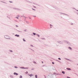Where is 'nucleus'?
<instances>
[{
  "label": "nucleus",
  "instance_id": "f257e3e1",
  "mask_svg": "<svg viewBox=\"0 0 78 78\" xmlns=\"http://www.w3.org/2000/svg\"><path fill=\"white\" fill-rule=\"evenodd\" d=\"M63 41H64V42L66 43V44H67L69 45H71V44L68 41L64 40Z\"/></svg>",
  "mask_w": 78,
  "mask_h": 78
},
{
  "label": "nucleus",
  "instance_id": "f03ea898",
  "mask_svg": "<svg viewBox=\"0 0 78 78\" xmlns=\"http://www.w3.org/2000/svg\"><path fill=\"white\" fill-rule=\"evenodd\" d=\"M51 6L52 7H53V8H55L56 9H59V8L56 6H54L53 5H52Z\"/></svg>",
  "mask_w": 78,
  "mask_h": 78
},
{
  "label": "nucleus",
  "instance_id": "7ed1b4c3",
  "mask_svg": "<svg viewBox=\"0 0 78 78\" xmlns=\"http://www.w3.org/2000/svg\"><path fill=\"white\" fill-rule=\"evenodd\" d=\"M13 9H15V10H17V11H20L21 10V9H20L19 8H13Z\"/></svg>",
  "mask_w": 78,
  "mask_h": 78
},
{
  "label": "nucleus",
  "instance_id": "20e7f679",
  "mask_svg": "<svg viewBox=\"0 0 78 78\" xmlns=\"http://www.w3.org/2000/svg\"><path fill=\"white\" fill-rule=\"evenodd\" d=\"M57 42L58 43H59V44H63V42H62V41H57Z\"/></svg>",
  "mask_w": 78,
  "mask_h": 78
},
{
  "label": "nucleus",
  "instance_id": "39448f33",
  "mask_svg": "<svg viewBox=\"0 0 78 78\" xmlns=\"http://www.w3.org/2000/svg\"><path fill=\"white\" fill-rule=\"evenodd\" d=\"M28 75L29 76H30V77H32V76H34V75H33V74H29Z\"/></svg>",
  "mask_w": 78,
  "mask_h": 78
},
{
  "label": "nucleus",
  "instance_id": "423d86ee",
  "mask_svg": "<svg viewBox=\"0 0 78 78\" xmlns=\"http://www.w3.org/2000/svg\"><path fill=\"white\" fill-rule=\"evenodd\" d=\"M13 74L14 75H16V76H17L19 75V74H18V73H17L16 72H14V73H13Z\"/></svg>",
  "mask_w": 78,
  "mask_h": 78
},
{
  "label": "nucleus",
  "instance_id": "0eeeda50",
  "mask_svg": "<svg viewBox=\"0 0 78 78\" xmlns=\"http://www.w3.org/2000/svg\"><path fill=\"white\" fill-rule=\"evenodd\" d=\"M15 36H16V37H19V36H20V35H18L17 34H15Z\"/></svg>",
  "mask_w": 78,
  "mask_h": 78
},
{
  "label": "nucleus",
  "instance_id": "6e6552de",
  "mask_svg": "<svg viewBox=\"0 0 78 78\" xmlns=\"http://www.w3.org/2000/svg\"><path fill=\"white\" fill-rule=\"evenodd\" d=\"M66 69L67 70H71V69L69 68H67Z\"/></svg>",
  "mask_w": 78,
  "mask_h": 78
},
{
  "label": "nucleus",
  "instance_id": "1a4fd4ad",
  "mask_svg": "<svg viewBox=\"0 0 78 78\" xmlns=\"http://www.w3.org/2000/svg\"><path fill=\"white\" fill-rule=\"evenodd\" d=\"M60 14H64L65 15H66V16H69V15L67 14H66L65 13H61V12H59Z\"/></svg>",
  "mask_w": 78,
  "mask_h": 78
},
{
  "label": "nucleus",
  "instance_id": "9d476101",
  "mask_svg": "<svg viewBox=\"0 0 78 78\" xmlns=\"http://www.w3.org/2000/svg\"><path fill=\"white\" fill-rule=\"evenodd\" d=\"M66 60H67V61H71V62H73L71 60H70L68 58H66Z\"/></svg>",
  "mask_w": 78,
  "mask_h": 78
},
{
  "label": "nucleus",
  "instance_id": "9b49d317",
  "mask_svg": "<svg viewBox=\"0 0 78 78\" xmlns=\"http://www.w3.org/2000/svg\"><path fill=\"white\" fill-rule=\"evenodd\" d=\"M68 48L69 49V50H72V48L70 47H68Z\"/></svg>",
  "mask_w": 78,
  "mask_h": 78
},
{
  "label": "nucleus",
  "instance_id": "f8f14e48",
  "mask_svg": "<svg viewBox=\"0 0 78 78\" xmlns=\"http://www.w3.org/2000/svg\"><path fill=\"white\" fill-rule=\"evenodd\" d=\"M15 30L16 31H18V32H20V33H22V31H20L19 30H17V29H15Z\"/></svg>",
  "mask_w": 78,
  "mask_h": 78
},
{
  "label": "nucleus",
  "instance_id": "ddd939ff",
  "mask_svg": "<svg viewBox=\"0 0 78 78\" xmlns=\"http://www.w3.org/2000/svg\"><path fill=\"white\" fill-rule=\"evenodd\" d=\"M33 34V35H34V36H36V33H34V32H33V33H32Z\"/></svg>",
  "mask_w": 78,
  "mask_h": 78
},
{
  "label": "nucleus",
  "instance_id": "4468645a",
  "mask_svg": "<svg viewBox=\"0 0 78 78\" xmlns=\"http://www.w3.org/2000/svg\"><path fill=\"white\" fill-rule=\"evenodd\" d=\"M4 37H5V39H8V38H7V36H6V35H5V36H4Z\"/></svg>",
  "mask_w": 78,
  "mask_h": 78
},
{
  "label": "nucleus",
  "instance_id": "2eb2a0df",
  "mask_svg": "<svg viewBox=\"0 0 78 78\" xmlns=\"http://www.w3.org/2000/svg\"><path fill=\"white\" fill-rule=\"evenodd\" d=\"M10 78H14V77H13V76L11 75L10 76Z\"/></svg>",
  "mask_w": 78,
  "mask_h": 78
},
{
  "label": "nucleus",
  "instance_id": "dca6fc26",
  "mask_svg": "<svg viewBox=\"0 0 78 78\" xmlns=\"http://www.w3.org/2000/svg\"><path fill=\"white\" fill-rule=\"evenodd\" d=\"M36 36H37L38 37H40V35L37 34H36Z\"/></svg>",
  "mask_w": 78,
  "mask_h": 78
},
{
  "label": "nucleus",
  "instance_id": "f3484780",
  "mask_svg": "<svg viewBox=\"0 0 78 78\" xmlns=\"http://www.w3.org/2000/svg\"><path fill=\"white\" fill-rule=\"evenodd\" d=\"M42 40H45V39L44 38H41Z\"/></svg>",
  "mask_w": 78,
  "mask_h": 78
},
{
  "label": "nucleus",
  "instance_id": "a211bd4d",
  "mask_svg": "<svg viewBox=\"0 0 78 78\" xmlns=\"http://www.w3.org/2000/svg\"><path fill=\"white\" fill-rule=\"evenodd\" d=\"M20 69H24L25 67H20Z\"/></svg>",
  "mask_w": 78,
  "mask_h": 78
},
{
  "label": "nucleus",
  "instance_id": "6ab92c4d",
  "mask_svg": "<svg viewBox=\"0 0 78 78\" xmlns=\"http://www.w3.org/2000/svg\"><path fill=\"white\" fill-rule=\"evenodd\" d=\"M23 40L24 42H26V40L25 39V38H23Z\"/></svg>",
  "mask_w": 78,
  "mask_h": 78
},
{
  "label": "nucleus",
  "instance_id": "aec40b11",
  "mask_svg": "<svg viewBox=\"0 0 78 78\" xmlns=\"http://www.w3.org/2000/svg\"><path fill=\"white\" fill-rule=\"evenodd\" d=\"M62 73L63 74H65V72H64V71H62Z\"/></svg>",
  "mask_w": 78,
  "mask_h": 78
},
{
  "label": "nucleus",
  "instance_id": "412c9836",
  "mask_svg": "<svg viewBox=\"0 0 78 78\" xmlns=\"http://www.w3.org/2000/svg\"><path fill=\"white\" fill-rule=\"evenodd\" d=\"M35 78H37V75H35Z\"/></svg>",
  "mask_w": 78,
  "mask_h": 78
},
{
  "label": "nucleus",
  "instance_id": "4be33fe9",
  "mask_svg": "<svg viewBox=\"0 0 78 78\" xmlns=\"http://www.w3.org/2000/svg\"><path fill=\"white\" fill-rule=\"evenodd\" d=\"M33 63H34V64H37V63H36V62H35L34 61H33Z\"/></svg>",
  "mask_w": 78,
  "mask_h": 78
},
{
  "label": "nucleus",
  "instance_id": "5701e85b",
  "mask_svg": "<svg viewBox=\"0 0 78 78\" xmlns=\"http://www.w3.org/2000/svg\"><path fill=\"white\" fill-rule=\"evenodd\" d=\"M21 17H24V18H25V19L27 18V17H26L25 16H21Z\"/></svg>",
  "mask_w": 78,
  "mask_h": 78
},
{
  "label": "nucleus",
  "instance_id": "b1692460",
  "mask_svg": "<svg viewBox=\"0 0 78 78\" xmlns=\"http://www.w3.org/2000/svg\"><path fill=\"white\" fill-rule=\"evenodd\" d=\"M52 69H53V70H55L56 69H55V67H53L52 68Z\"/></svg>",
  "mask_w": 78,
  "mask_h": 78
},
{
  "label": "nucleus",
  "instance_id": "393cba45",
  "mask_svg": "<svg viewBox=\"0 0 78 78\" xmlns=\"http://www.w3.org/2000/svg\"><path fill=\"white\" fill-rule=\"evenodd\" d=\"M73 9H75V10H76V11H78V10L76 9H75V8H73Z\"/></svg>",
  "mask_w": 78,
  "mask_h": 78
},
{
  "label": "nucleus",
  "instance_id": "a878e982",
  "mask_svg": "<svg viewBox=\"0 0 78 78\" xmlns=\"http://www.w3.org/2000/svg\"><path fill=\"white\" fill-rule=\"evenodd\" d=\"M14 68H15L16 69H17V68H18V67L16 66H15Z\"/></svg>",
  "mask_w": 78,
  "mask_h": 78
},
{
  "label": "nucleus",
  "instance_id": "bb28decb",
  "mask_svg": "<svg viewBox=\"0 0 78 78\" xmlns=\"http://www.w3.org/2000/svg\"><path fill=\"white\" fill-rule=\"evenodd\" d=\"M56 75H61V74H58V73H56Z\"/></svg>",
  "mask_w": 78,
  "mask_h": 78
},
{
  "label": "nucleus",
  "instance_id": "cd10ccee",
  "mask_svg": "<svg viewBox=\"0 0 78 78\" xmlns=\"http://www.w3.org/2000/svg\"><path fill=\"white\" fill-rule=\"evenodd\" d=\"M9 51H10V52H11V53H12L13 52L11 50H9Z\"/></svg>",
  "mask_w": 78,
  "mask_h": 78
},
{
  "label": "nucleus",
  "instance_id": "c85d7f7f",
  "mask_svg": "<svg viewBox=\"0 0 78 78\" xmlns=\"http://www.w3.org/2000/svg\"><path fill=\"white\" fill-rule=\"evenodd\" d=\"M20 78H22V76H21V75H20Z\"/></svg>",
  "mask_w": 78,
  "mask_h": 78
},
{
  "label": "nucleus",
  "instance_id": "c756f323",
  "mask_svg": "<svg viewBox=\"0 0 78 78\" xmlns=\"http://www.w3.org/2000/svg\"><path fill=\"white\" fill-rule=\"evenodd\" d=\"M9 2L10 3H13V2H12V1H9Z\"/></svg>",
  "mask_w": 78,
  "mask_h": 78
},
{
  "label": "nucleus",
  "instance_id": "7c9ffc66",
  "mask_svg": "<svg viewBox=\"0 0 78 78\" xmlns=\"http://www.w3.org/2000/svg\"><path fill=\"white\" fill-rule=\"evenodd\" d=\"M28 73V71H26V72L25 73H26V74H27V73Z\"/></svg>",
  "mask_w": 78,
  "mask_h": 78
},
{
  "label": "nucleus",
  "instance_id": "2f4dec72",
  "mask_svg": "<svg viewBox=\"0 0 78 78\" xmlns=\"http://www.w3.org/2000/svg\"><path fill=\"white\" fill-rule=\"evenodd\" d=\"M24 31H25V32L27 31V29H25L24 30Z\"/></svg>",
  "mask_w": 78,
  "mask_h": 78
},
{
  "label": "nucleus",
  "instance_id": "473e14b6",
  "mask_svg": "<svg viewBox=\"0 0 78 78\" xmlns=\"http://www.w3.org/2000/svg\"><path fill=\"white\" fill-rule=\"evenodd\" d=\"M3 3H5V4H8V3H7L5 2H3Z\"/></svg>",
  "mask_w": 78,
  "mask_h": 78
},
{
  "label": "nucleus",
  "instance_id": "72a5a7b5",
  "mask_svg": "<svg viewBox=\"0 0 78 78\" xmlns=\"http://www.w3.org/2000/svg\"><path fill=\"white\" fill-rule=\"evenodd\" d=\"M28 69V67H26V68L24 67V69Z\"/></svg>",
  "mask_w": 78,
  "mask_h": 78
},
{
  "label": "nucleus",
  "instance_id": "f704fd0d",
  "mask_svg": "<svg viewBox=\"0 0 78 78\" xmlns=\"http://www.w3.org/2000/svg\"><path fill=\"white\" fill-rule=\"evenodd\" d=\"M30 49L31 50H32V51H34L32 49L30 48Z\"/></svg>",
  "mask_w": 78,
  "mask_h": 78
},
{
  "label": "nucleus",
  "instance_id": "c9c22d12",
  "mask_svg": "<svg viewBox=\"0 0 78 78\" xmlns=\"http://www.w3.org/2000/svg\"><path fill=\"white\" fill-rule=\"evenodd\" d=\"M32 9L34 11H36V9H34L33 8H32Z\"/></svg>",
  "mask_w": 78,
  "mask_h": 78
},
{
  "label": "nucleus",
  "instance_id": "e433bc0d",
  "mask_svg": "<svg viewBox=\"0 0 78 78\" xmlns=\"http://www.w3.org/2000/svg\"><path fill=\"white\" fill-rule=\"evenodd\" d=\"M58 59H59V60H61V59L60 58H58Z\"/></svg>",
  "mask_w": 78,
  "mask_h": 78
},
{
  "label": "nucleus",
  "instance_id": "4c0bfd02",
  "mask_svg": "<svg viewBox=\"0 0 78 78\" xmlns=\"http://www.w3.org/2000/svg\"><path fill=\"white\" fill-rule=\"evenodd\" d=\"M7 18H9V19H10V17H9L8 16H7Z\"/></svg>",
  "mask_w": 78,
  "mask_h": 78
},
{
  "label": "nucleus",
  "instance_id": "58836bf2",
  "mask_svg": "<svg viewBox=\"0 0 78 78\" xmlns=\"http://www.w3.org/2000/svg\"><path fill=\"white\" fill-rule=\"evenodd\" d=\"M28 3H32V2H29Z\"/></svg>",
  "mask_w": 78,
  "mask_h": 78
},
{
  "label": "nucleus",
  "instance_id": "ea45409f",
  "mask_svg": "<svg viewBox=\"0 0 78 78\" xmlns=\"http://www.w3.org/2000/svg\"><path fill=\"white\" fill-rule=\"evenodd\" d=\"M34 70V68H32L31 69V70Z\"/></svg>",
  "mask_w": 78,
  "mask_h": 78
},
{
  "label": "nucleus",
  "instance_id": "a19ab883",
  "mask_svg": "<svg viewBox=\"0 0 78 78\" xmlns=\"http://www.w3.org/2000/svg\"><path fill=\"white\" fill-rule=\"evenodd\" d=\"M30 45L31 47H34L33 45L32 44H30Z\"/></svg>",
  "mask_w": 78,
  "mask_h": 78
},
{
  "label": "nucleus",
  "instance_id": "79ce46f5",
  "mask_svg": "<svg viewBox=\"0 0 78 78\" xmlns=\"http://www.w3.org/2000/svg\"><path fill=\"white\" fill-rule=\"evenodd\" d=\"M66 78H70V77H69V76H67V77H66Z\"/></svg>",
  "mask_w": 78,
  "mask_h": 78
},
{
  "label": "nucleus",
  "instance_id": "37998d69",
  "mask_svg": "<svg viewBox=\"0 0 78 78\" xmlns=\"http://www.w3.org/2000/svg\"><path fill=\"white\" fill-rule=\"evenodd\" d=\"M53 74H54V75H56V73L55 72L54 73H53Z\"/></svg>",
  "mask_w": 78,
  "mask_h": 78
},
{
  "label": "nucleus",
  "instance_id": "c03bdc74",
  "mask_svg": "<svg viewBox=\"0 0 78 78\" xmlns=\"http://www.w3.org/2000/svg\"><path fill=\"white\" fill-rule=\"evenodd\" d=\"M17 16L18 17H20V16H19V15H18Z\"/></svg>",
  "mask_w": 78,
  "mask_h": 78
},
{
  "label": "nucleus",
  "instance_id": "a18cd8bd",
  "mask_svg": "<svg viewBox=\"0 0 78 78\" xmlns=\"http://www.w3.org/2000/svg\"><path fill=\"white\" fill-rule=\"evenodd\" d=\"M52 64H55V63L53 62H52Z\"/></svg>",
  "mask_w": 78,
  "mask_h": 78
},
{
  "label": "nucleus",
  "instance_id": "49530a36",
  "mask_svg": "<svg viewBox=\"0 0 78 78\" xmlns=\"http://www.w3.org/2000/svg\"><path fill=\"white\" fill-rule=\"evenodd\" d=\"M16 27H19V26H17V25H16Z\"/></svg>",
  "mask_w": 78,
  "mask_h": 78
},
{
  "label": "nucleus",
  "instance_id": "de8ad7c7",
  "mask_svg": "<svg viewBox=\"0 0 78 78\" xmlns=\"http://www.w3.org/2000/svg\"><path fill=\"white\" fill-rule=\"evenodd\" d=\"M50 27H51V26H52V25H51V24H50Z\"/></svg>",
  "mask_w": 78,
  "mask_h": 78
},
{
  "label": "nucleus",
  "instance_id": "09e8293b",
  "mask_svg": "<svg viewBox=\"0 0 78 78\" xmlns=\"http://www.w3.org/2000/svg\"><path fill=\"white\" fill-rule=\"evenodd\" d=\"M56 61H58V62H60V61H59V60H56Z\"/></svg>",
  "mask_w": 78,
  "mask_h": 78
},
{
  "label": "nucleus",
  "instance_id": "8fccbe9b",
  "mask_svg": "<svg viewBox=\"0 0 78 78\" xmlns=\"http://www.w3.org/2000/svg\"><path fill=\"white\" fill-rule=\"evenodd\" d=\"M33 17H36V16H33Z\"/></svg>",
  "mask_w": 78,
  "mask_h": 78
},
{
  "label": "nucleus",
  "instance_id": "3c124183",
  "mask_svg": "<svg viewBox=\"0 0 78 78\" xmlns=\"http://www.w3.org/2000/svg\"><path fill=\"white\" fill-rule=\"evenodd\" d=\"M33 7H34V8H36V7L34 6Z\"/></svg>",
  "mask_w": 78,
  "mask_h": 78
},
{
  "label": "nucleus",
  "instance_id": "603ef678",
  "mask_svg": "<svg viewBox=\"0 0 78 78\" xmlns=\"http://www.w3.org/2000/svg\"><path fill=\"white\" fill-rule=\"evenodd\" d=\"M16 19H19V18H18V17H16Z\"/></svg>",
  "mask_w": 78,
  "mask_h": 78
},
{
  "label": "nucleus",
  "instance_id": "864d4df0",
  "mask_svg": "<svg viewBox=\"0 0 78 78\" xmlns=\"http://www.w3.org/2000/svg\"><path fill=\"white\" fill-rule=\"evenodd\" d=\"M70 24L73 25V23H71Z\"/></svg>",
  "mask_w": 78,
  "mask_h": 78
},
{
  "label": "nucleus",
  "instance_id": "5fc2aeb1",
  "mask_svg": "<svg viewBox=\"0 0 78 78\" xmlns=\"http://www.w3.org/2000/svg\"><path fill=\"white\" fill-rule=\"evenodd\" d=\"M4 2L3 1H1V2H2V3H3Z\"/></svg>",
  "mask_w": 78,
  "mask_h": 78
},
{
  "label": "nucleus",
  "instance_id": "6e6d98bb",
  "mask_svg": "<svg viewBox=\"0 0 78 78\" xmlns=\"http://www.w3.org/2000/svg\"><path fill=\"white\" fill-rule=\"evenodd\" d=\"M42 62V63H44V62H43V61H42V62Z\"/></svg>",
  "mask_w": 78,
  "mask_h": 78
},
{
  "label": "nucleus",
  "instance_id": "4d7b16f0",
  "mask_svg": "<svg viewBox=\"0 0 78 78\" xmlns=\"http://www.w3.org/2000/svg\"><path fill=\"white\" fill-rule=\"evenodd\" d=\"M7 39H10V38H8Z\"/></svg>",
  "mask_w": 78,
  "mask_h": 78
},
{
  "label": "nucleus",
  "instance_id": "13d9d810",
  "mask_svg": "<svg viewBox=\"0 0 78 78\" xmlns=\"http://www.w3.org/2000/svg\"><path fill=\"white\" fill-rule=\"evenodd\" d=\"M50 28H52V27H51V26H50Z\"/></svg>",
  "mask_w": 78,
  "mask_h": 78
},
{
  "label": "nucleus",
  "instance_id": "bf43d9fd",
  "mask_svg": "<svg viewBox=\"0 0 78 78\" xmlns=\"http://www.w3.org/2000/svg\"><path fill=\"white\" fill-rule=\"evenodd\" d=\"M15 22H17V20H15Z\"/></svg>",
  "mask_w": 78,
  "mask_h": 78
},
{
  "label": "nucleus",
  "instance_id": "052dcab7",
  "mask_svg": "<svg viewBox=\"0 0 78 78\" xmlns=\"http://www.w3.org/2000/svg\"><path fill=\"white\" fill-rule=\"evenodd\" d=\"M60 62V63H61V62L60 61V62Z\"/></svg>",
  "mask_w": 78,
  "mask_h": 78
},
{
  "label": "nucleus",
  "instance_id": "680f3d73",
  "mask_svg": "<svg viewBox=\"0 0 78 78\" xmlns=\"http://www.w3.org/2000/svg\"><path fill=\"white\" fill-rule=\"evenodd\" d=\"M23 18L24 19H25V17H23Z\"/></svg>",
  "mask_w": 78,
  "mask_h": 78
},
{
  "label": "nucleus",
  "instance_id": "e2e57ef3",
  "mask_svg": "<svg viewBox=\"0 0 78 78\" xmlns=\"http://www.w3.org/2000/svg\"><path fill=\"white\" fill-rule=\"evenodd\" d=\"M30 19H31V18H29Z\"/></svg>",
  "mask_w": 78,
  "mask_h": 78
},
{
  "label": "nucleus",
  "instance_id": "0e129e2a",
  "mask_svg": "<svg viewBox=\"0 0 78 78\" xmlns=\"http://www.w3.org/2000/svg\"><path fill=\"white\" fill-rule=\"evenodd\" d=\"M61 17L62 18V16H61Z\"/></svg>",
  "mask_w": 78,
  "mask_h": 78
},
{
  "label": "nucleus",
  "instance_id": "69168bd1",
  "mask_svg": "<svg viewBox=\"0 0 78 78\" xmlns=\"http://www.w3.org/2000/svg\"><path fill=\"white\" fill-rule=\"evenodd\" d=\"M27 22V23H28V22Z\"/></svg>",
  "mask_w": 78,
  "mask_h": 78
},
{
  "label": "nucleus",
  "instance_id": "338daca9",
  "mask_svg": "<svg viewBox=\"0 0 78 78\" xmlns=\"http://www.w3.org/2000/svg\"><path fill=\"white\" fill-rule=\"evenodd\" d=\"M77 65L78 66V64H77Z\"/></svg>",
  "mask_w": 78,
  "mask_h": 78
},
{
  "label": "nucleus",
  "instance_id": "774afa93",
  "mask_svg": "<svg viewBox=\"0 0 78 78\" xmlns=\"http://www.w3.org/2000/svg\"><path fill=\"white\" fill-rule=\"evenodd\" d=\"M34 4H35V3H34Z\"/></svg>",
  "mask_w": 78,
  "mask_h": 78
}]
</instances>
